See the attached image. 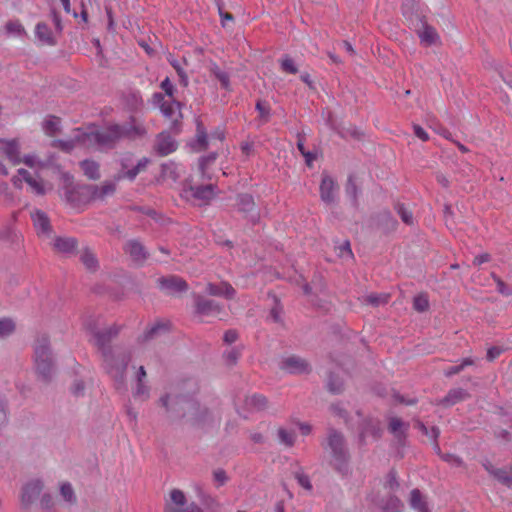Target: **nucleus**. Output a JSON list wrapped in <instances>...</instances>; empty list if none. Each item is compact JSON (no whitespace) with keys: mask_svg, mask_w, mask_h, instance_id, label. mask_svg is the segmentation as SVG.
Returning a JSON list of instances; mask_svg holds the SVG:
<instances>
[{"mask_svg":"<svg viewBox=\"0 0 512 512\" xmlns=\"http://www.w3.org/2000/svg\"><path fill=\"white\" fill-rule=\"evenodd\" d=\"M255 109L259 113L256 121L258 123V127L268 123L271 118V107L268 102L258 99L256 101Z\"/></svg>","mask_w":512,"mask_h":512,"instance_id":"c85d7f7f","label":"nucleus"},{"mask_svg":"<svg viewBox=\"0 0 512 512\" xmlns=\"http://www.w3.org/2000/svg\"><path fill=\"white\" fill-rule=\"evenodd\" d=\"M66 183L63 186V195L66 203L73 208H81L93 201L92 191L95 188L92 184H74L70 181L71 177L65 175Z\"/></svg>","mask_w":512,"mask_h":512,"instance_id":"423d86ee","label":"nucleus"},{"mask_svg":"<svg viewBox=\"0 0 512 512\" xmlns=\"http://www.w3.org/2000/svg\"><path fill=\"white\" fill-rule=\"evenodd\" d=\"M413 308L417 312H425L429 308V300L426 294H419L413 299Z\"/></svg>","mask_w":512,"mask_h":512,"instance_id":"3c124183","label":"nucleus"},{"mask_svg":"<svg viewBox=\"0 0 512 512\" xmlns=\"http://www.w3.org/2000/svg\"><path fill=\"white\" fill-rule=\"evenodd\" d=\"M149 160L147 158H143L138 161V163L132 167L131 169H128L127 171L123 172V174H120V178H127L130 181H133L139 172L146 168Z\"/></svg>","mask_w":512,"mask_h":512,"instance_id":"58836bf2","label":"nucleus"},{"mask_svg":"<svg viewBox=\"0 0 512 512\" xmlns=\"http://www.w3.org/2000/svg\"><path fill=\"white\" fill-rule=\"evenodd\" d=\"M245 406L250 411H264L268 407V399L262 394H253L246 397Z\"/></svg>","mask_w":512,"mask_h":512,"instance_id":"b1692460","label":"nucleus"},{"mask_svg":"<svg viewBox=\"0 0 512 512\" xmlns=\"http://www.w3.org/2000/svg\"><path fill=\"white\" fill-rule=\"evenodd\" d=\"M492 278L496 283L497 291L504 296L512 295V288L508 286L498 275L492 273Z\"/></svg>","mask_w":512,"mask_h":512,"instance_id":"603ef678","label":"nucleus"},{"mask_svg":"<svg viewBox=\"0 0 512 512\" xmlns=\"http://www.w3.org/2000/svg\"><path fill=\"white\" fill-rule=\"evenodd\" d=\"M294 477L297 480L298 484L302 486L304 489L308 491L312 490V484L308 475L304 474L301 471H296L294 473Z\"/></svg>","mask_w":512,"mask_h":512,"instance_id":"4d7b16f0","label":"nucleus"},{"mask_svg":"<svg viewBox=\"0 0 512 512\" xmlns=\"http://www.w3.org/2000/svg\"><path fill=\"white\" fill-rule=\"evenodd\" d=\"M161 89L165 92V94L169 97H173L174 94V86L171 83L169 77H166L160 84Z\"/></svg>","mask_w":512,"mask_h":512,"instance_id":"0e129e2a","label":"nucleus"},{"mask_svg":"<svg viewBox=\"0 0 512 512\" xmlns=\"http://www.w3.org/2000/svg\"><path fill=\"white\" fill-rule=\"evenodd\" d=\"M475 363L474 359L468 357L464 358L459 365L451 366L449 367L445 372L444 375L446 377H452L456 374H459L461 371L464 370L465 367L471 366Z\"/></svg>","mask_w":512,"mask_h":512,"instance_id":"a18cd8bd","label":"nucleus"},{"mask_svg":"<svg viewBox=\"0 0 512 512\" xmlns=\"http://www.w3.org/2000/svg\"><path fill=\"white\" fill-rule=\"evenodd\" d=\"M158 287L168 295L185 293L189 285L185 279L177 275L162 276L157 280Z\"/></svg>","mask_w":512,"mask_h":512,"instance_id":"1a4fd4ad","label":"nucleus"},{"mask_svg":"<svg viewBox=\"0 0 512 512\" xmlns=\"http://www.w3.org/2000/svg\"><path fill=\"white\" fill-rule=\"evenodd\" d=\"M57 147L66 153H70L75 148V143L73 140H69V141L58 140Z\"/></svg>","mask_w":512,"mask_h":512,"instance_id":"774afa93","label":"nucleus"},{"mask_svg":"<svg viewBox=\"0 0 512 512\" xmlns=\"http://www.w3.org/2000/svg\"><path fill=\"white\" fill-rule=\"evenodd\" d=\"M83 173L85 176H87L90 180H98L100 179L101 177V174H100V166H99V163L94 161V160H90V159H85L83 161H81L79 163Z\"/></svg>","mask_w":512,"mask_h":512,"instance_id":"bb28decb","label":"nucleus"},{"mask_svg":"<svg viewBox=\"0 0 512 512\" xmlns=\"http://www.w3.org/2000/svg\"><path fill=\"white\" fill-rule=\"evenodd\" d=\"M382 432L379 420L373 418L363 419L359 425V443L364 445L367 436L379 439L382 436Z\"/></svg>","mask_w":512,"mask_h":512,"instance_id":"f8f14e48","label":"nucleus"},{"mask_svg":"<svg viewBox=\"0 0 512 512\" xmlns=\"http://www.w3.org/2000/svg\"><path fill=\"white\" fill-rule=\"evenodd\" d=\"M159 402L168 413L177 418H187L194 427L204 428L213 422L211 411L201 406L191 395L178 394L171 398L169 394H165Z\"/></svg>","mask_w":512,"mask_h":512,"instance_id":"7ed1b4c3","label":"nucleus"},{"mask_svg":"<svg viewBox=\"0 0 512 512\" xmlns=\"http://www.w3.org/2000/svg\"><path fill=\"white\" fill-rule=\"evenodd\" d=\"M409 424L403 422L400 418L392 417L390 418L388 429L394 434L399 442H401L406 437V431L408 430Z\"/></svg>","mask_w":512,"mask_h":512,"instance_id":"a878e982","label":"nucleus"},{"mask_svg":"<svg viewBox=\"0 0 512 512\" xmlns=\"http://www.w3.org/2000/svg\"><path fill=\"white\" fill-rule=\"evenodd\" d=\"M345 192L347 196L351 198L353 206L357 207L360 190L355 182V177L352 174L348 176L347 183L345 185Z\"/></svg>","mask_w":512,"mask_h":512,"instance_id":"f704fd0d","label":"nucleus"},{"mask_svg":"<svg viewBox=\"0 0 512 512\" xmlns=\"http://www.w3.org/2000/svg\"><path fill=\"white\" fill-rule=\"evenodd\" d=\"M50 15H51L52 21L54 23L56 32L60 34L63 30V26H62V21H61V17L59 15V13L55 9H52Z\"/></svg>","mask_w":512,"mask_h":512,"instance_id":"69168bd1","label":"nucleus"},{"mask_svg":"<svg viewBox=\"0 0 512 512\" xmlns=\"http://www.w3.org/2000/svg\"><path fill=\"white\" fill-rule=\"evenodd\" d=\"M279 368L289 374L295 375H307L312 371L309 362L297 355H291L283 358L279 364Z\"/></svg>","mask_w":512,"mask_h":512,"instance_id":"9d476101","label":"nucleus"},{"mask_svg":"<svg viewBox=\"0 0 512 512\" xmlns=\"http://www.w3.org/2000/svg\"><path fill=\"white\" fill-rule=\"evenodd\" d=\"M26 183L35 191L38 195H44L45 189L42 182L36 180L34 177L26 179Z\"/></svg>","mask_w":512,"mask_h":512,"instance_id":"052dcab7","label":"nucleus"},{"mask_svg":"<svg viewBox=\"0 0 512 512\" xmlns=\"http://www.w3.org/2000/svg\"><path fill=\"white\" fill-rule=\"evenodd\" d=\"M162 175L172 180H177L179 175L176 172V167L173 163H164L161 165Z\"/></svg>","mask_w":512,"mask_h":512,"instance_id":"13d9d810","label":"nucleus"},{"mask_svg":"<svg viewBox=\"0 0 512 512\" xmlns=\"http://www.w3.org/2000/svg\"><path fill=\"white\" fill-rule=\"evenodd\" d=\"M123 250L134 262L139 264H143L149 258V252L137 239L128 240L125 243Z\"/></svg>","mask_w":512,"mask_h":512,"instance_id":"4468645a","label":"nucleus"},{"mask_svg":"<svg viewBox=\"0 0 512 512\" xmlns=\"http://www.w3.org/2000/svg\"><path fill=\"white\" fill-rule=\"evenodd\" d=\"M191 147L196 152L204 151L208 148L207 133L196 134V139L191 143Z\"/></svg>","mask_w":512,"mask_h":512,"instance_id":"8fccbe9b","label":"nucleus"},{"mask_svg":"<svg viewBox=\"0 0 512 512\" xmlns=\"http://www.w3.org/2000/svg\"><path fill=\"white\" fill-rule=\"evenodd\" d=\"M215 185L207 184V185H198L195 187H191L190 190L192 192V196L196 199L208 202L214 196Z\"/></svg>","mask_w":512,"mask_h":512,"instance_id":"cd10ccee","label":"nucleus"},{"mask_svg":"<svg viewBox=\"0 0 512 512\" xmlns=\"http://www.w3.org/2000/svg\"><path fill=\"white\" fill-rule=\"evenodd\" d=\"M5 30L8 35H14V36L26 35L24 26L21 24V22L19 20L8 21L5 25Z\"/></svg>","mask_w":512,"mask_h":512,"instance_id":"79ce46f5","label":"nucleus"},{"mask_svg":"<svg viewBox=\"0 0 512 512\" xmlns=\"http://www.w3.org/2000/svg\"><path fill=\"white\" fill-rule=\"evenodd\" d=\"M35 35L38 38V40L43 42L44 44L54 46L57 43L51 29L45 22L37 23L35 27Z\"/></svg>","mask_w":512,"mask_h":512,"instance_id":"393cba45","label":"nucleus"},{"mask_svg":"<svg viewBox=\"0 0 512 512\" xmlns=\"http://www.w3.org/2000/svg\"><path fill=\"white\" fill-rule=\"evenodd\" d=\"M470 398V393L463 388H454L448 391L447 395L440 400V404L449 407Z\"/></svg>","mask_w":512,"mask_h":512,"instance_id":"5701e85b","label":"nucleus"},{"mask_svg":"<svg viewBox=\"0 0 512 512\" xmlns=\"http://www.w3.org/2000/svg\"><path fill=\"white\" fill-rule=\"evenodd\" d=\"M410 506L417 512H430L428 503L419 489H413L410 493Z\"/></svg>","mask_w":512,"mask_h":512,"instance_id":"c756f323","label":"nucleus"},{"mask_svg":"<svg viewBox=\"0 0 512 512\" xmlns=\"http://www.w3.org/2000/svg\"><path fill=\"white\" fill-rule=\"evenodd\" d=\"M389 298L390 296L388 294L371 293L365 297L364 301L371 306L378 307L387 304Z\"/></svg>","mask_w":512,"mask_h":512,"instance_id":"c03bdc74","label":"nucleus"},{"mask_svg":"<svg viewBox=\"0 0 512 512\" xmlns=\"http://www.w3.org/2000/svg\"><path fill=\"white\" fill-rule=\"evenodd\" d=\"M169 132H161L156 139L155 151L159 156H166L177 149V142Z\"/></svg>","mask_w":512,"mask_h":512,"instance_id":"f3484780","label":"nucleus"},{"mask_svg":"<svg viewBox=\"0 0 512 512\" xmlns=\"http://www.w3.org/2000/svg\"><path fill=\"white\" fill-rule=\"evenodd\" d=\"M238 211L248 214L255 208L254 198L250 194H240L237 198Z\"/></svg>","mask_w":512,"mask_h":512,"instance_id":"72a5a7b5","label":"nucleus"},{"mask_svg":"<svg viewBox=\"0 0 512 512\" xmlns=\"http://www.w3.org/2000/svg\"><path fill=\"white\" fill-rule=\"evenodd\" d=\"M394 209L396 210L397 214L400 216L401 220L406 225H412L414 222L413 214L411 211H409L404 204L402 203H396L394 206Z\"/></svg>","mask_w":512,"mask_h":512,"instance_id":"49530a36","label":"nucleus"},{"mask_svg":"<svg viewBox=\"0 0 512 512\" xmlns=\"http://www.w3.org/2000/svg\"><path fill=\"white\" fill-rule=\"evenodd\" d=\"M78 247V240L74 237H56L53 242V248L56 252L71 256Z\"/></svg>","mask_w":512,"mask_h":512,"instance_id":"412c9836","label":"nucleus"},{"mask_svg":"<svg viewBox=\"0 0 512 512\" xmlns=\"http://www.w3.org/2000/svg\"><path fill=\"white\" fill-rule=\"evenodd\" d=\"M373 220L376 227L384 234H390L396 231L398 227V221L393 217L389 210H382L378 212L373 217Z\"/></svg>","mask_w":512,"mask_h":512,"instance_id":"2eb2a0df","label":"nucleus"},{"mask_svg":"<svg viewBox=\"0 0 512 512\" xmlns=\"http://www.w3.org/2000/svg\"><path fill=\"white\" fill-rule=\"evenodd\" d=\"M170 499L172 503L165 504L164 512H203L201 507L195 502L185 506V494L179 489H173L170 492Z\"/></svg>","mask_w":512,"mask_h":512,"instance_id":"6e6552de","label":"nucleus"},{"mask_svg":"<svg viewBox=\"0 0 512 512\" xmlns=\"http://www.w3.org/2000/svg\"><path fill=\"white\" fill-rule=\"evenodd\" d=\"M241 355V349L233 347L231 350L224 353V358L228 365H235Z\"/></svg>","mask_w":512,"mask_h":512,"instance_id":"5fc2aeb1","label":"nucleus"},{"mask_svg":"<svg viewBox=\"0 0 512 512\" xmlns=\"http://www.w3.org/2000/svg\"><path fill=\"white\" fill-rule=\"evenodd\" d=\"M419 37L422 42L426 43V45H432L436 42L438 35L432 26L425 24L423 30L419 32Z\"/></svg>","mask_w":512,"mask_h":512,"instance_id":"ea45409f","label":"nucleus"},{"mask_svg":"<svg viewBox=\"0 0 512 512\" xmlns=\"http://www.w3.org/2000/svg\"><path fill=\"white\" fill-rule=\"evenodd\" d=\"M43 490L42 481L36 479L29 481L22 487L21 491V506L24 509H29L34 501L39 497Z\"/></svg>","mask_w":512,"mask_h":512,"instance_id":"9b49d317","label":"nucleus"},{"mask_svg":"<svg viewBox=\"0 0 512 512\" xmlns=\"http://www.w3.org/2000/svg\"><path fill=\"white\" fill-rule=\"evenodd\" d=\"M80 261L90 271H96L99 266L95 254L88 247L84 248L81 252Z\"/></svg>","mask_w":512,"mask_h":512,"instance_id":"473e14b6","label":"nucleus"},{"mask_svg":"<svg viewBox=\"0 0 512 512\" xmlns=\"http://www.w3.org/2000/svg\"><path fill=\"white\" fill-rule=\"evenodd\" d=\"M274 300H275V305L270 310V316L274 322L278 323L281 321L282 307L280 305V301L276 297H274Z\"/></svg>","mask_w":512,"mask_h":512,"instance_id":"680f3d73","label":"nucleus"},{"mask_svg":"<svg viewBox=\"0 0 512 512\" xmlns=\"http://www.w3.org/2000/svg\"><path fill=\"white\" fill-rule=\"evenodd\" d=\"M167 326L163 323H156L149 327L144 334L139 338V342H147L157 337L161 331H166Z\"/></svg>","mask_w":512,"mask_h":512,"instance_id":"4c0bfd02","label":"nucleus"},{"mask_svg":"<svg viewBox=\"0 0 512 512\" xmlns=\"http://www.w3.org/2000/svg\"><path fill=\"white\" fill-rule=\"evenodd\" d=\"M278 438L282 444L287 447H292L296 440V433L293 430H287L285 428L278 429Z\"/></svg>","mask_w":512,"mask_h":512,"instance_id":"37998d69","label":"nucleus"},{"mask_svg":"<svg viewBox=\"0 0 512 512\" xmlns=\"http://www.w3.org/2000/svg\"><path fill=\"white\" fill-rule=\"evenodd\" d=\"M210 73L220 82L221 87L227 91L230 87V75L222 70L216 63H212L209 68Z\"/></svg>","mask_w":512,"mask_h":512,"instance_id":"2f4dec72","label":"nucleus"},{"mask_svg":"<svg viewBox=\"0 0 512 512\" xmlns=\"http://www.w3.org/2000/svg\"><path fill=\"white\" fill-rule=\"evenodd\" d=\"M319 190L320 198L325 204L331 205L336 202L338 185L330 175L322 176Z\"/></svg>","mask_w":512,"mask_h":512,"instance_id":"ddd939ff","label":"nucleus"},{"mask_svg":"<svg viewBox=\"0 0 512 512\" xmlns=\"http://www.w3.org/2000/svg\"><path fill=\"white\" fill-rule=\"evenodd\" d=\"M503 349L498 346H492L487 350L486 358L488 361H493L501 355Z\"/></svg>","mask_w":512,"mask_h":512,"instance_id":"338daca9","label":"nucleus"},{"mask_svg":"<svg viewBox=\"0 0 512 512\" xmlns=\"http://www.w3.org/2000/svg\"><path fill=\"white\" fill-rule=\"evenodd\" d=\"M0 143H2L1 146V152L9 159V161L17 165L21 163L20 158V147L16 140H1Z\"/></svg>","mask_w":512,"mask_h":512,"instance_id":"4be33fe9","label":"nucleus"},{"mask_svg":"<svg viewBox=\"0 0 512 512\" xmlns=\"http://www.w3.org/2000/svg\"><path fill=\"white\" fill-rule=\"evenodd\" d=\"M40 506L43 510L51 512L54 507V500L51 494L44 493L40 499Z\"/></svg>","mask_w":512,"mask_h":512,"instance_id":"bf43d9fd","label":"nucleus"},{"mask_svg":"<svg viewBox=\"0 0 512 512\" xmlns=\"http://www.w3.org/2000/svg\"><path fill=\"white\" fill-rule=\"evenodd\" d=\"M126 106L132 110L137 111L143 106V99L139 91H130L125 95Z\"/></svg>","mask_w":512,"mask_h":512,"instance_id":"c9c22d12","label":"nucleus"},{"mask_svg":"<svg viewBox=\"0 0 512 512\" xmlns=\"http://www.w3.org/2000/svg\"><path fill=\"white\" fill-rule=\"evenodd\" d=\"M322 445L331 451L332 460L330 464L333 469L342 475L346 474L350 455L344 435L334 428H329L326 445Z\"/></svg>","mask_w":512,"mask_h":512,"instance_id":"20e7f679","label":"nucleus"},{"mask_svg":"<svg viewBox=\"0 0 512 512\" xmlns=\"http://www.w3.org/2000/svg\"><path fill=\"white\" fill-rule=\"evenodd\" d=\"M218 157L217 152H211L208 155L202 156L199 159V170L201 171L202 177L211 179L209 176L206 175V169L209 165L213 164Z\"/></svg>","mask_w":512,"mask_h":512,"instance_id":"a19ab883","label":"nucleus"},{"mask_svg":"<svg viewBox=\"0 0 512 512\" xmlns=\"http://www.w3.org/2000/svg\"><path fill=\"white\" fill-rule=\"evenodd\" d=\"M34 228L39 236L50 237L53 229L47 214L41 210H36L32 214Z\"/></svg>","mask_w":512,"mask_h":512,"instance_id":"a211bd4d","label":"nucleus"},{"mask_svg":"<svg viewBox=\"0 0 512 512\" xmlns=\"http://www.w3.org/2000/svg\"><path fill=\"white\" fill-rule=\"evenodd\" d=\"M327 389L332 394H341L344 391V382L342 378L335 373H329Z\"/></svg>","mask_w":512,"mask_h":512,"instance_id":"e433bc0d","label":"nucleus"},{"mask_svg":"<svg viewBox=\"0 0 512 512\" xmlns=\"http://www.w3.org/2000/svg\"><path fill=\"white\" fill-rule=\"evenodd\" d=\"M146 129L142 125L135 123V118L131 121L120 124H109L103 129L95 125L88 128V131L77 136V140L85 146H97L100 149H113L121 139H136L143 137Z\"/></svg>","mask_w":512,"mask_h":512,"instance_id":"f03ea898","label":"nucleus"},{"mask_svg":"<svg viewBox=\"0 0 512 512\" xmlns=\"http://www.w3.org/2000/svg\"><path fill=\"white\" fill-rule=\"evenodd\" d=\"M60 493L66 501L70 503L76 501V497L70 483H63L60 487Z\"/></svg>","mask_w":512,"mask_h":512,"instance_id":"864d4df0","label":"nucleus"},{"mask_svg":"<svg viewBox=\"0 0 512 512\" xmlns=\"http://www.w3.org/2000/svg\"><path fill=\"white\" fill-rule=\"evenodd\" d=\"M95 190L92 191L93 200H103L106 196L113 195L116 191V184L111 181L104 182L101 186L92 184Z\"/></svg>","mask_w":512,"mask_h":512,"instance_id":"7c9ffc66","label":"nucleus"},{"mask_svg":"<svg viewBox=\"0 0 512 512\" xmlns=\"http://www.w3.org/2000/svg\"><path fill=\"white\" fill-rule=\"evenodd\" d=\"M484 469L498 482L507 488H512V465L504 468H496L489 461L483 463Z\"/></svg>","mask_w":512,"mask_h":512,"instance_id":"dca6fc26","label":"nucleus"},{"mask_svg":"<svg viewBox=\"0 0 512 512\" xmlns=\"http://www.w3.org/2000/svg\"><path fill=\"white\" fill-rule=\"evenodd\" d=\"M85 327L93 337V344L102 357V367L114 381L115 388L118 390L124 388L126 370L132 358L131 352H116L110 345L119 335L122 327L113 324L108 328L99 329L96 320L92 318L86 321Z\"/></svg>","mask_w":512,"mask_h":512,"instance_id":"f257e3e1","label":"nucleus"},{"mask_svg":"<svg viewBox=\"0 0 512 512\" xmlns=\"http://www.w3.org/2000/svg\"><path fill=\"white\" fill-rule=\"evenodd\" d=\"M195 312L199 315H210L218 313L221 306L214 300L207 299L201 295H194Z\"/></svg>","mask_w":512,"mask_h":512,"instance_id":"aec40b11","label":"nucleus"},{"mask_svg":"<svg viewBox=\"0 0 512 512\" xmlns=\"http://www.w3.org/2000/svg\"><path fill=\"white\" fill-rule=\"evenodd\" d=\"M44 130L49 134H54L57 131L56 117L50 116L43 123Z\"/></svg>","mask_w":512,"mask_h":512,"instance_id":"e2e57ef3","label":"nucleus"},{"mask_svg":"<svg viewBox=\"0 0 512 512\" xmlns=\"http://www.w3.org/2000/svg\"><path fill=\"white\" fill-rule=\"evenodd\" d=\"M206 292L211 296L223 297L227 300L233 299L236 295V290L226 281H221L220 283H208L206 286Z\"/></svg>","mask_w":512,"mask_h":512,"instance_id":"6ab92c4d","label":"nucleus"},{"mask_svg":"<svg viewBox=\"0 0 512 512\" xmlns=\"http://www.w3.org/2000/svg\"><path fill=\"white\" fill-rule=\"evenodd\" d=\"M35 367L38 377L43 382H50L54 373V361L50 341L43 335L37 338L34 347Z\"/></svg>","mask_w":512,"mask_h":512,"instance_id":"39448f33","label":"nucleus"},{"mask_svg":"<svg viewBox=\"0 0 512 512\" xmlns=\"http://www.w3.org/2000/svg\"><path fill=\"white\" fill-rule=\"evenodd\" d=\"M281 69L289 74H296L298 68L296 67L294 60L289 56H285L281 61Z\"/></svg>","mask_w":512,"mask_h":512,"instance_id":"6e6d98bb","label":"nucleus"},{"mask_svg":"<svg viewBox=\"0 0 512 512\" xmlns=\"http://www.w3.org/2000/svg\"><path fill=\"white\" fill-rule=\"evenodd\" d=\"M402 507L401 500L397 496L391 495L387 498L383 509L387 512H400Z\"/></svg>","mask_w":512,"mask_h":512,"instance_id":"09e8293b","label":"nucleus"},{"mask_svg":"<svg viewBox=\"0 0 512 512\" xmlns=\"http://www.w3.org/2000/svg\"><path fill=\"white\" fill-rule=\"evenodd\" d=\"M181 102L173 100L172 102H163L161 111L163 115L171 120L169 130L172 134L178 135L182 131V113Z\"/></svg>","mask_w":512,"mask_h":512,"instance_id":"0eeeda50","label":"nucleus"},{"mask_svg":"<svg viewBox=\"0 0 512 512\" xmlns=\"http://www.w3.org/2000/svg\"><path fill=\"white\" fill-rule=\"evenodd\" d=\"M15 323L10 318H1L0 319V338H5L10 336L15 331Z\"/></svg>","mask_w":512,"mask_h":512,"instance_id":"de8ad7c7","label":"nucleus"}]
</instances>
